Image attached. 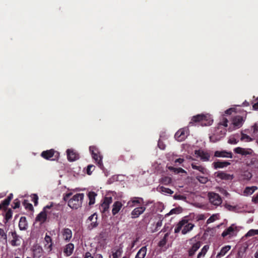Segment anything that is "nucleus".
<instances>
[{
  "label": "nucleus",
  "instance_id": "nucleus-33",
  "mask_svg": "<svg viewBox=\"0 0 258 258\" xmlns=\"http://www.w3.org/2000/svg\"><path fill=\"white\" fill-rule=\"evenodd\" d=\"M168 169L171 171L173 172L174 173H185V171L181 168H175L173 166H168Z\"/></svg>",
  "mask_w": 258,
  "mask_h": 258
},
{
  "label": "nucleus",
  "instance_id": "nucleus-43",
  "mask_svg": "<svg viewBox=\"0 0 258 258\" xmlns=\"http://www.w3.org/2000/svg\"><path fill=\"white\" fill-rule=\"evenodd\" d=\"M255 235H258V230L250 229L246 233V237H250V236H253Z\"/></svg>",
  "mask_w": 258,
  "mask_h": 258
},
{
  "label": "nucleus",
  "instance_id": "nucleus-35",
  "mask_svg": "<svg viewBox=\"0 0 258 258\" xmlns=\"http://www.w3.org/2000/svg\"><path fill=\"white\" fill-rule=\"evenodd\" d=\"M13 198V195L12 194H10L6 199L2 202V204L1 205L4 207L8 206Z\"/></svg>",
  "mask_w": 258,
  "mask_h": 258
},
{
  "label": "nucleus",
  "instance_id": "nucleus-61",
  "mask_svg": "<svg viewBox=\"0 0 258 258\" xmlns=\"http://www.w3.org/2000/svg\"><path fill=\"white\" fill-rule=\"evenodd\" d=\"M184 161V160L182 158H178V159H177L176 160H175V163H179V164H181L183 162V161Z\"/></svg>",
  "mask_w": 258,
  "mask_h": 258
},
{
  "label": "nucleus",
  "instance_id": "nucleus-36",
  "mask_svg": "<svg viewBox=\"0 0 258 258\" xmlns=\"http://www.w3.org/2000/svg\"><path fill=\"white\" fill-rule=\"evenodd\" d=\"M257 189V187L255 186H253L251 187L247 186L245 188V189L244 190V193L246 195H251Z\"/></svg>",
  "mask_w": 258,
  "mask_h": 258
},
{
  "label": "nucleus",
  "instance_id": "nucleus-16",
  "mask_svg": "<svg viewBox=\"0 0 258 258\" xmlns=\"http://www.w3.org/2000/svg\"><path fill=\"white\" fill-rule=\"evenodd\" d=\"M67 154L68 159L70 161H74L79 158V154L73 149H68Z\"/></svg>",
  "mask_w": 258,
  "mask_h": 258
},
{
  "label": "nucleus",
  "instance_id": "nucleus-15",
  "mask_svg": "<svg viewBox=\"0 0 258 258\" xmlns=\"http://www.w3.org/2000/svg\"><path fill=\"white\" fill-rule=\"evenodd\" d=\"M244 119L243 117L240 115H236L232 118V124L236 128H240L242 126Z\"/></svg>",
  "mask_w": 258,
  "mask_h": 258
},
{
  "label": "nucleus",
  "instance_id": "nucleus-34",
  "mask_svg": "<svg viewBox=\"0 0 258 258\" xmlns=\"http://www.w3.org/2000/svg\"><path fill=\"white\" fill-rule=\"evenodd\" d=\"M242 180H248L252 177V174L248 171H244L241 175Z\"/></svg>",
  "mask_w": 258,
  "mask_h": 258
},
{
  "label": "nucleus",
  "instance_id": "nucleus-25",
  "mask_svg": "<svg viewBox=\"0 0 258 258\" xmlns=\"http://www.w3.org/2000/svg\"><path fill=\"white\" fill-rule=\"evenodd\" d=\"M28 223L25 217H21L19 222V228L20 230H25L27 229Z\"/></svg>",
  "mask_w": 258,
  "mask_h": 258
},
{
  "label": "nucleus",
  "instance_id": "nucleus-60",
  "mask_svg": "<svg viewBox=\"0 0 258 258\" xmlns=\"http://www.w3.org/2000/svg\"><path fill=\"white\" fill-rule=\"evenodd\" d=\"M174 198L176 200H182L184 199V197L182 195H174Z\"/></svg>",
  "mask_w": 258,
  "mask_h": 258
},
{
  "label": "nucleus",
  "instance_id": "nucleus-38",
  "mask_svg": "<svg viewBox=\"0 0 258 258\" xmlns=\"http://www.w3.org/2000/svg\"><path fill=\"white\" fill-rule=\"evenodd\" d=\"M159 189L160 191H161V192L165 193L166 194L171 195L173 193V191H172L171 189L165 187L164 186L159 187Z\"/></svg>",
  "mask_w": 258,
  "mask_h": 258
},
{
  "label": "nucleus",
  "instance_id": "nucleus-31",
  "mask_svg": "<svg viewBox=\"0 0 258 258\" xmlns=\"http://www.w3.org/2000/svg\"><path fill=\"white\" fill-rule=\"evenodd\" d=\"M230 248L231 246L229 245H226L222 247L220 251L218 253L217 257L220 258L223 256L230 249Z\"/></svg>",
  "mask_w": 258,
  "mask_h": 258
},
{
  "label": "nucleus",
  "instance_id": "nucleus-44",
  "mask_svg": "<svg viewBox=\"0 0 258 258\" xmlns=\"http://www.w3.org/2000/svg\"><path fill=\"white\" fill-rule=\"evenodd\" d=\"M109 206L102 203L100 207V209L102 213H105L106 211H108Z\"/></svg>",
  "mask_w": 258,
  "mask_h": 258
},
{
  "label": "nucleus",
  "instance_id": "nucleus-20",
  "mask_svg": "<svg viewBox=\"0 0 258 258\" xmlns=\"http://www.w3.org/2000/svg\"><path fill=\"white\" fill-rule=\"evenodd\" d=\"M61 234L63 239L66 241L69 242L72 237V231L68 228H65L61 231Z\"/></svg>",
  "mask_w": 258,
  "mask_h": 258
},
{
  "label": "nucleus",
  "instance_id": "nucleus-62",
  "mask_svg": "<svg viewBox=\"0 0 258 258\" xmlns=\"http://www.w3.org/2000/svg\"><path fill=\"white\" fill-rule=\"evenodd\" d=\"M252 107L254 110H258V99L257 100L256 102L253 104Z\"/></svg>",
  "mask_w": 258,
  "mask_h": 258
},
{
  "label": "nucleus",
  "instance_id": "nucleus-6",
  "mask_svg": "<svg viewBox=\"0 0 258 258\" xmlns=\"http://www.w3.org/2000/svg\"><path fill=\"white\" fill-rule=\"evenodd\" d=\"M41 156L45 159L55 161L57 160L59 156V153L54 149H50L43 151Z\"/></svg>",
  "mask_w": 258,
  "mask_h": 258
},
{
  "label": "nucleus",
  "instance_id": "nucleus-30",
  "mask_svg": "<svg viewBox=\"0 0 258 258\" xmlns=\"http://www.w3.org/2000/svg\"><path fill=\"white\" fill-rule=\"evenodd\" d=\"M0 242L3 244L7 243V235L4 229L0 228Z\"/></svg>",
  "mask_w": 258,
  "mask_h": 258
},
{
  "label": "nucleus",
  "instance_id": "nucleus-10",
  "mask_svg": "<svg viewBox=\"0 0 258 258\" xmlns=\"http://www.w3.org/2000/svg\"><path fill=\"white\" fill-rule=\"evenodd\" d=\"M208 197L210 202L215 206H219L222 203V199L218 194L215 192H209L208 194Z\"/></svg>",
  "mask_w": 258,
  "mask_h": 258
},
{
  "label": "nucleus",
  "instance_id": "nucleus-21",
  "mask_svg": "<svg viewBox=\"0 0 258 258\" xmlns=\"http://www.w3.org/2000/svg\"><path fill=\"white\" fill-rule=\"evenodd\" d=\"M143 199L140 197H133L127 203V206L133 207L137 205H140L143 203Z\"/></svg>",
  "mask_w": 258,
  "mask_h": 258
},
{
  "label": "nucleus",
  "instance_id": "nucleus-41",
  "mask_svg": "<svg viewBox=\"0 0 258 258\" xmlns=\"http://www.w3.org/2000/svg\"><path fill=\"white\" fill-rule=\"evenodd\" d=\"M45 241L47 243V244L50 243V244L48 245V248L50 249V250L52 249V239L51 237L47 234H46L45 238Z\"/></svg>",
  "mask_w": 258,
  "mask_h": 258
},
{
  "label": "nucleus",
  "instance_id": "nucleus-58",
  "mask_svg": "<svg viewBox=\"0 0 258 258\" xmlns=\"http://www.w3.org/2000/svg\"><path fill=\"white\" fill-rule=\"evenodd\" d=\"M252 201L255 204H258V193L252 198Z\"/></svg>",
  "mask_w": 258,
  "mask_h": 258
},
{
  "label": "nucleus",
  "instance_id": "nucleus-64",
  "mask_svg": "<svg viewBox=\"0 0 258 258\" xmlns=\"http://www.w3.org/2000/svg\"><path fill=\"white\" fill-rule=\"evenodd\" d=\"M227 122H228L227 119L226 118H224L222 125H224V126L226 127V126H227Z\"/></svg>",
  "mask_w": 258,
  "mask_h": 258
},
{
  "label": "nucleus",
  "instance_id": "nucleus-12",
  "mask_svg": "<svg viewBox=\"0 0 258 258\" xmlns=\"http://www.w3.org/2000/svg\"><path fill=\"white\" fill-rule=\"evenodd\" d=\"M195 154L197 157H200L201 159L203 161H208L210 160V154L208 152L204 151L203 150H195Z\"/></svg>",
  "mask_w": 258,
  "mask_h": 258
},
{
  "label": "nucleus",
  "instance_id": "nucleus-11",
  "mask_svg": "<svg viewBox=\"0 0 258 258\" xmlns=\"http://www.w3.org/2000/svg\"><path fill=\"white\" fill-rule=\"evenodd\" d=\"M174 137L178 141H183L187 137V130L185 128L179 129L175 133Z\"/></svg>",
  "mask_w": 258,
  "mask_h": 258
},
{
  "label": "nucleus",
  "instance_id": "nucleus-18",
  "mask_svg": "<svg viewBox=\"0 0 258 258\" xmlns=\"http://www.w3.org/2000/svg\"><path fill=\"white\" fill-rule=\"evenodd\" d=\"M12 236L13 239L10 241L11 245L13 246H20L21 243L20 236L18 235L15 231L12 232Z\"/></svg>",
  "mask_w": 258,
  "mask_h": 258
},
{
  "label": "nucleus",
  "instance_id": "nucleus-40",
  "mask_svg": "<svg viewBox=\"0 0 258 258\" xmlns=\"http://www.w3.org/2000/svg\"><path fill=\"white\" fill-rule=\"evenodd\" d=\"M168 236V233H167L165 234L164 237L159 242L158 246L160 247H163L165 245L167 242V238Z\"/></svg>",
  "mask_w": 258,
  "mask_h": 258
},
{
  "label": "nucleus",
  "instance_id": "nucleus-2",
  "mask_svg": "<svg viewBox=\"0 0 258 258\" xmlns=\"http://www.w3.org/2000/svg\"><path fill=\"white\" fill-rule=\"evenodd\" d=\"M194 122H199L202 126H207L211 125L213 122V119L209 114H198L194 116L191 121L189 122V124H192Z\"/></svg>",
  "mask_w": 258,
  "mask_h": 258
},
{
  "label": "nucleus",
  "instance_id": "nucleus-47",
  "mask_svg": "<svg viewBox=\"0 0 258 258\" xmlns=\"http://www.w3.org/2000/svg\"><path fill=\"white\" fill-rule=\"evenodd\" d=\"M112 201V199L111 197H105L104 199L103 203L109 206V205L111 203Z\"/></svg>",
  "mask_w": 258,
  "mask_h": 258
},
{
  "label": "nucleus",
  "instance_id": "nucleus-4",
  "mask_svg": "<svg viewBox=\"0 0 258 258\" xmlns=\"http://www.w3.org/2000/svg\"><path fill=\"white\" fill-rule=\"evenodd\" d=\"M83 199V194H77L68 201V205L71 209H78L82 206Z\"/></svg>",
  "mask_w": 258,
  "mask_h": 258
},
{
  "label": "nucleus",
  "instance_id": "nucleus-24",
  "mask_svg": "<svg viewBox=\"0 0 258 258\" xmlns=\"http://www.w3.org/2000/svg\"><path fill=\"white\" fill-rule=\"evenodd\" d=\"M74 249V244L72 243H69L65 246L63 249V253L66 256H70L73 253Z\"/></svg>",
  "mask_w": 258,
  "mask_h": 258
},
{
  "label": "nucleus",
  "instance_id": "nucleus-42",
  "mask_svg": "<svg viewBox=\"0 0 258 258\" xmlns=\"http://www.w3.org/2000/svg\"><path fill=\"white\" fill-rule=\"evenodd\" d=\"M196 179L201 183L205 184L208 181V178L207 177L197 175Z\"/></svg>",
  "mask_w": 258,
  "mask_h": 258
},
{
  "label": "nucleus",
  "instance_id": "nucleus-26",
  "mask_svg": "<svg viewBox=\"0 0 258 258\" xmlns=\"http://www.w3.org/2000/svg\"><path fill=\"white\" fill-rule=\"evenodd\" d=\"M147 247L143 246L138 251L135 256V258H145L147 254Z\"/></svg>",
  "mask_w": 258,
  "mask_h": 258
},
{
  "label": "nucleus",
  "instance_id": "nucleus-8",
  "mask_svg": "<svg viewBox=\"0 0 258 258\" xmlns=\"http://www.w3.org/2000/svg\"><path fill=\"white\" fill-rule=\"evenodd\" d=\"M238 231L237 227L234 224H232L222 232L221 236L224 238L226 237L231 238L236 236Z\"/></svg>",
  "mask_w": 258,
  "mask_h": 258
},
{
  "label": "nucleus",
  "instance_id": "nucleus-49",
  "mask_svg": "<svg viewBox=\"0 0 258 258\" xmlns=\"http://www.w3.org/2000/svg\"><path fill=\"white\" fill-rule=\"evenodd\" d=\"M216 215H213L207 221V224H209L211 223L214 222L216 220Z\"/></svg>",
  "mask_w": 258,
  "mask_h": 258
},
{
  "label": "nucleus",
  "instance_id": "nucleus-54",
  "mask_svg": "<svg viewBox=\"0 0 258 258\" xmlns=\"http://www.w3.org/2000/svg\"><path fill=\"white\" fill-rule=\"evenodd\" d=\"M178 212V209L177 208L172 209L167 215H170L173 214H177Z\"/></svg>",
  "mask_w": 258,
  "mask_h": 258
},
{
  "label": "nucleus",
  "instance_id": "nucleus-17",
  "mask_svg": "<svg viewBox=\"0 0 258 258\" xmlns=\"http://www.w3.org/2000/svg\"><path fill=\"white\" fill-rule=\"evenodd\" d=\"M214 156L216 157L232 158L233 154L231 152H228L226 150L216 151L214 153Z\"/></svg>",
  "mask_w": 258,
  "mask_h": 258
},
{
  "label": "nucleus",
  "instance_id": "nucleus-56",
  "mask_svg": "<svg viewBox=\"0 0 258 258\" xmlns=\"http://www.w3.org/2000/svg\"><path fill=\"white\" fill-rule=\"evenodd\" d=\"M51 205H53V204L51 203ZM51 208H52V211H53V210H57V211H58V210H61V207L59 205H56L55 207H54L53 205H52V207Z\"/></svg>",
  "mask_w": 258,
  "mask_h": 258
},
{
  "label": "nucleus",
  "instance_id": "nucleus-23",
  "mask_svg": "<svg viewBox=\"0 0 258 258\" xmlns=\"http://www.w3.org/2000/svg\"><path fill=\"white\" fill-rule=\"evenodd\" d=\"M230 163L228 161H217L213 163L214 169L222 168L230 165Z\"/></svg>",
  "mask_w": 258,
  "mask_h": 258
},
{
  "label": "nucleus",
  "instance_id": "nucleus-22",
  "mask_svg": "<svg viewBox=\"0 0 258 258\" xmlns=\"http://www.w3.org/2000/svg\"><path fill=\"white\" fill-rule=\"evenodd\" d=\"M123 206L121 202L119 201H115L113 205L112 209V214L113 216L116 215L117 214L119 213L120 210L121 209Z\"/></svg>",
  "mask_w": 258,
  "mask_h": 258
},
{
  "label": "nucleus",
  "instance_id": "nucleus-13",
  "mask_svg": "<svg viewBox=\"0 0 258 258\" xmlns=\"http://www.w3.org/2000/svg\"><path fill=\"white\" fill-rule=\"evenodd\" d=\"M234 152L236 154L246 156L247 155H251L253 151L250 148L245 149L241 147H236L234 149Z\"/></svg>",
  "mask_w": 258,
  "mask_h": 258
},
{
  "label": "nucleus",
  "instance_id": "nucleus-52",
  "mask_svg": "<svg viewBox=\"0 0 258 258\" xmlns=\"http://www.w3.org/2000/svg\"><path fill=\"white\" fill-rule=\"evenodd\" d=\"M158 146L161 150H164L165 148V145L163 143L162 141L159 140L158 143Z\"/></svg>",
  "mask_w": 258,
  "mask_h": 258
},
{
  "label": "nucleus",
  "instance_id": "nucleus-32",
  "mask_svg": "<svg viewBox=\"0 0 258 258\" xmlns=\"http://www.w3.org/2000/svg\"><path fill=\"white\" fill-rule=\"evenodd\" d=\"M97 194L94 191H90L88 194V196L89 199V205H92L95 204V197H96Z\"/></svg>",
  "mask_w": 258,
  "mask_h": 258
},
{
  "label": "nucleus",
  "instance_id": "nucleus-29",
  "mask_svg": "<svg viewBox=\"0 0 258 258\" xmlns=\"http://www.w3.org/2000/svg\"><path fill=\"white\" fill-rule=\"evenodd\" d=\"M209 249V245H204L198 254L197 258H203Z\"/></svg>",
  "mask_w": 258,
  "mask_h": 258
},
{
  "label": "nucleus",
  "instance_id": "nucleus-57",
  "mask_svg": "<svg viewBox=\"0 0 258 258\" xmlns=\"http://www.w3.org/2000/svg\"><path fill=\"white\" fill-rule=\"evenodd\" d=\"M228 143L231 144H236L238 143V141L235 138H233L230 139L228 141Z\"/></svg>",
  "mask_w": 258,
  "mask_h": 258
},
{
  "label": "nucleus",
  "instance_id": "nucleus-27",
  "mask_svg": "<svg viewBox=\"0 0 258 258\" xmlns=\"http://www.w3.org/2000/svg\"><path fill=\"white\" fill-rule=\"evenodd\" d=\"M191 166L192 169L199 170L200 172L204 174H207V170L204 167L201 165L198 166L195 163H191Z\"/></svg>",
  "mask_w": 258,
  "mask_h": 258
},
{
  "label": "nucleus",
  "instance_id": "nucleus-53",
  "mask_svg": "<svg viewBox=\"0 0 258 258\" xmlns=\"http://www.w3.org/2000/svg\"><path fill=\"white\" fill-rule=\"evenodd\" d=\"M72 195V192H69L63 195V199L64 201H67L70 197Z\"/></svg>",
  "mask_w": 258,
  "mask_h": 258
},
{
  "label": "nucleus",
  "instance_id": "nucleus-45",
  "mask_svg": "<svg viewBox=\"0 0 258 258\" xmlns=\"http://www.w3.org/2000/svg\"><path fill=\"white\" fill-rule=\"evenodd\" d=\"M23 204L25 209H28L30 211L33 210V207L32 205L30 203H29L27 200H24Z\"/></svg>",
  "mask_w": 258,
  "mask_h": 258
},
{
  "label": "nucleus",
  "instance_id": "nucleus-3",
  "mask_svg": "<svg viewBox=\"0 0 258 258\" xmlns=\"http://www.w3.org/2000/svg\"><path fill=\"white\" fill-rule=\"evenodd\" d=\"M188 242L189 244L187 250L188 255L190 257H192L200 248L202 242L197 240L195 237L189 239Z\"/></svg>",
  "mask_w": 258,
  "mask_h": 258
},
{
  "label": "nucleus",
  "instance_id": "nucleus-39",
  "mask_svg": "<svg viewBox=\"0 0 258 258\" xmlns=\"http://www.w3.org/2000/svg\"><path fill=\"white\" fill-rule=\"evenodd\" d=\"M240 140L242 141L249 142L252 141V139L246 134L241 133Z\"/></svg>",
  "mask_w": 258,
  "mask_h": 258
},
{
  "label": "nucleus",
  "instance_id": "nucleus-63",
  "mask_svg": "<svg viewBox=\"0 0 258 258\" xmlns=\"http://www.w3.org/2000/svg\"><path fill=\"white\" fill-rule=\"evenodd\" d=\"M84 258H93V257L91 256V254L89 252H87L85 253Z\"/></svg>",
  "mask_w": 258,
  "mask_h": 258
},
{
  "label": "nucleus",
  "instance_id": "nucleus-28",
  "mask_svg": "<svg viewBox=\"0 0 258 258\" xmlns=\"http://www.w3.org/2000/svg\"><path fill=\"white\" fill-rule=\"evenodd\" d=\"M13 216V211L11 209H9L4 215V223L7 224L12 219Z\"/></svg>",
  "mask_w": 258,
  "mask_h": 258
},
{
  "label": "nucleus",
  "instance_id": "nucleus-9",
  "mask_svg": "<svg viewBox=\"0 0 258 258\" xmlns=\"http://www.w3.org/2000/svg\"><path fill=\"white\" fill-rule=\"evenodd\" d=\"M52 207V205H47L45 206L42 211L37 215L35 218V222H39L41 224L44 223L47 219V209H50Z\"/></svg>",
  "mask_w": 258,
  "mask_h": 258
},
{
  "label": "nucleus",
  "instance_id": "nucleus-19",
  "mask_svg": "<svg viewBox=\"0 0 258 258\" xmlns=\"http://www.w3.org/2000/svg\"><path fill=\"white\" fill-rule=\"evenodd\" d=\"M216 176L222 180H232L233 178V175L228 174L223 171H218L215 173Z\"/></svg>",
  "mask_w": 258,
  "mask_h": 258
},
{
  "label": "nucleus",
  "instance_id": "nucleus-14",
  "mask_svg": "<svg viewBox=\"0 0 258 258\" xmlns=\"http://www.w3.org/2000/svg\"><path fill=\"white\" fill-rule=\"evenodd\" d=\"M146 207L144 206H140L135 208L131 212L132 218L135 219L139 217L146 210Z\"/></svg>",
  "mask_w": 258,
  "mask_h": 258
},
{
  "label": "nucleus",
  "instance_id": "nucleus-5",
  "mask_svg": "<svg viewBox=\"0 0 258 258\" xmlns=\"http://www.w3.org/2000/svg\"><path fill=\"white\" fill-rule=\"evenodd\" d=\"M89 151L91 153L93 159L95 161L98 166L101 168L103 166L102 156L100 155L98 149L96 146H91L89 147Z\"/></svg>",
  "mask_w": 258,
  "mask_h": 258
},
{
  "label": "nucleus",
  "instance_id": "nucleus-37",
  "mask_svg": "<svg viewBox=\"0 0 258 258\" xmlns=\"http://www.w3.org/2000/svg\"><path fill=\"white\" fill-rule=\"evenodd\" d=\"M160 182L165 185H168L171 183L172 179L168 176H164L160 179Z\"/></svg>",
  "mask_w": 258,
  "mask_h": 258
},
{
  "label": "nucleus",
  "instance_id": "nucleus-48",
  "mask_svg": "<svg viewBox=\"0 0 258 258\" xmlns=\"http://www.w3.org/2000/svg\"><path fill=\"white\" fill-rule=\"evenodd\" d=\"M32 201L34 202V206H36L38 204V197L36 194H33L32 195Z\"/></svg>",
  "mask_w": 258,
  "mask_h": 258
},
{
  "label": "nucleus",
  "instance_id": "nucleus-59",
  "mask_svg": "<svg viewBox=\"0 0 258 258\" xmlns=\"http://www.w3.org/2000/svg\"><path fill=\"white\" fill-rule=\"evenodd\" d=\"M234 111V109L233 108H229L227 110H226L225 111V114H227V115H230L232 113V112Z\"/></svg>",
  "mask_w": 258,
  "mask_h": 258
},
{
  "label": "nucleus",
  "instance_id": "nucleus-50",
  "mask_svg": "<svg viewBox=\"0 0 258 258\" xmlns=\"http://www.w3.org/2000/svg\"><path fill=\"white\" fill-rule=\"evenodd\" d=\"M13 204H14V206H12L13 209H15L19 208L20 205V202L17 199H16L14 201Z\"/></svg>",
  "mask_w": 258,
  "mask_h": 258
},
{
  "label": "nucleus",
  "instance_id": "nucleus-46",
  "mask_svg": "<svg viewBox=\"0 0 258 258\" xmlns=\"http://www.w3.org/2000/svg\"><path fill=\"white\" fill-rule=\"evenodd\" d=\"M95 166L92 164L89 165L87 168V173L88 175H91L93 171L95 169Z\"/></svg>",
  "mask_w": 258,
  "mask_h": 258
},
{
  "label": "nucleus",
  "instance_id": "nucleus-55",
  "mask_svg": "<svg viewBox=\"0 0 258 258\" xmlns=\"http://www.w3.org/2000/svg\"><path fill=\"white\" fill-rule=\"evenodd\" d=\"M219 139H217L216 136L214 135L210 137V141L211 142L215 143Z\"/></svg>",
  "mask_w": 258,
  "mask_h": 258
},
{
  "label": "nucleus",
  "instance_id": "nucleus-1",
  "mask_svg": "<svg viewBox=\"0 0 258 258\" xmlns=\"http://www.w3.org/2000/svg\"><path fill=\"white\" fill-rule=\"evenodd\" d=\"M195 227V224L189 222V219L184 218L180 221L174 229L175 233H179L181 230L182 234H186L192 230Z\"/></svg>",
  "mask_w": 258,
  "mask_h": 258
},
{
  "label": "nucleus",
  "instance_id": "nucleus-7",
  "mask_svg": "<svg viewBox=\"0 0 258 258\" xmlns=\"http://www.w3.org/2000/svg\"><path fill=\"white\" fill-rule=\"evenodd\" d=\"M87 228L88 230H92L96 228L98 225V216L96 213H94L89 216L86 220Z\"/></svg>",
  "mask_w": 258,
  "mask_h": 258
},
{
  "label": "nucleus",
  "instance_id": "nucleus-51",
  "mask_svg": "<svg viewBox=\"0 0 258 258\" xmlns=\"http://www.w3.org/2000/svg\"><path fill=\"white\" fill-rule=\"evenodd\" d=\"M120 254V250L119 249H117L115 252L112 253L113 258H118Z\"/></svg>",
  "mask_w": 258,
  "mask_h": 258
}]
</instances>
